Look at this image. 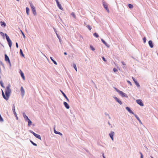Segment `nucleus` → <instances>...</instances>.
I'll list each match as a JSON object with an SVG mask.
<instances>
[{"mask_svg":"<svg viewBox=\"0 0 158 158\" xmlns=\"http://www.w3.org/2000/svg\"><path fill=\"white\" fill-rule=\"evenodd\" d=\"M10 85H9L8 86L6 87V91H5V94L6 96H10V94L11 92V90L10 89Z\"/></svg>","mask_w":158,"mask_h":158,"instance_id":"1","label":"nucleus"},{"mask_svg":"<svg viewBox=\"0 0 158 158\" xmlns=\"http://www.w3.org/2000/svg\"><path fill=\"white\" fill-rule=\"evenodd\" d=\"M30 5L31 6L33 14L34 15H36V11L35 8L33 4L31 2H30Z\"/></svg>","mask_w":158,"mask_h":158,"instance_id":"2","label":"nucleus"},{"mask_svg":"<svg viewBox=\"0 0 158 158\" xmlns=\"http://www.w3.org/2000/svg\"><path fill=\"white\" fill-rule=\"evenodd\" d=\"M5 35L6 37V39L7 40V41L8 42V44L9 45V47L10 48H11L12 45V42L11 40H10V39L9 38V37L8 36V35L6 34H5Z\"/></svg>","mask_w":158,"mask_h":158,"instance_id":"3","label":"nucleus"},{"mask_svg":"<svg viewBox=\"0 0 158 158\" xmlns=\"http://www.w3.org/2000/svg\"><path fill=\"white\" fill-rule=\"evenodd\" d=\"M103 5L104 7V8L105 9L107 10V12L108 13H109V10L108 8V5L107 3L106 2H103Z\"/></svg>","mask_w":158,"mask_h":158,"instance_id":"4","label":"nucleus"},{"mask_svg":"<svg viewBox=\"0 0 158 158\" xmlns=\"http://www.w3.org/2000/svg\"><path fill=\"white\" fill-rule=\"evenodd\" d=\"M5 60L6 61L8 62V63H9L10 66H11V64L10 62V60L9 58L8 57V56H7L6 54H5Z\"/></svg>","mask_w":158,"mask_h":158,"instance_id":"5","label":"nucleus"},{"mask_svg":"<svg viewBox=\"0 0 158 158\" xmlns=\"http://www.w3.org/2000/svg\"><path fill=\"white\" fill-rule=\"evenodd\" d=\"M118 93L122 96V97H127V94L124 93L122 91H118Z\"/></svg>","mask_w":158,"mask_h":158,"instance_id":"6","label":"nucleus"},{"mask_svg":"<svg viewBox=\"0 0 158 158\" xmlns=\"http://www.w3.org/2000/svg\"><path fill=\"white\" fill-rule=\"evenodd\" d=\"M136 102L141 106H143L144 105L141 99H137L136 101Z\"/></svg>","mask_w":158,"mask_h":158,"instance_id":"7","label":"nucleus"},{"mask_svg":"<svg viewBox=\"0 0 158 158\" xmlns=\"http://www.w3.org/2000/svg\"><path fill=\"white\" fill-rule=\"evenodd\" d=\"M2 94L3 97V98L6 99V100H8L9 98V96H5L4 94V93L3 91L2 90Z\"/></svg>","mask_w":158,"mask_h":158,"instance_id":"8","label":"nucleus"},{"mask_svg":"<svg viewBox=\"0 0 158 158\" xmlns=\"http://www.w3.org/2000/svg\"><path fill=\"white\" fill-rule=\"evenodd\" d=\"M114 135V132L111 131L110 134L109 135L112 140H113V136Z\"/></svg>","mask_w":158,"mask_h":158,"instance_id":"9","label":"nucleus"},{"mask_svg":"<svg viewBox=\"0 0 158 158\" xmlns=\"http://www.w3.org/2000/svg\"><path fill=\"white\" fill-rule=\"evenodd\" d=\"M115 99V100L118 102L120 105H122V103L121 102V101L119 100L118 98H117L115 97L114 98Z\"/></svg>","mask_w":158,"mask_h":158,"instance_id":"10","label":"nucleus"},{"mask_svg":"<svg viewBox=\"0 0 158 158\" xmlns=\"http://www.w3.org/2000/svg\"><path fill=\"white\" fill-rule=\"evenodd\" d=\"M132 79H133V80L134 81L135 83V85L139 87L140 86L139 85V84L138 82L136 81V80H135V78L134 77H132Z\"/></svg>","mask_w":158,"mask_h":158,"instance_id":"11","label":"nucleus"},{"mask_svg":"<svg viewBox=\"0 0 158 158\" xmlns=\"http://www.w3.org/2000/svg\"><path fill=\"white\" fill-rule=\"evenodd\" d=\"M23 116L24 119H25L26 121H27L28 119H29L27 115H26L25 113H23Z\"/></svg>","mask_w":158,"mask_h":158,"instance_id":"12","label":"nucleus"},{"mask_svg":"<svg viewBox=\"0 0 158 158\" xmlns=\"http://www.w3.org/2000/svg\"><path fill=\"white\" fill-rule=\"evenodd\" d=\"M21 91L22 95L23 96L25 94V91L22 86L21 88Z\"/></svg>","mask_w":158,"mask_h":158,"instance_id":"13","label":"nucleus"},{"mask_svg":"<svg viewBox=\"0 0 158 158\" xmlns=\"http://www.w3.org/2000/svg\"><path fill=\"white\" fill-rule=\"evenodd\" d=\"M63 103L64 105L67 109H69V106L66 102H64Z\"/></svg>","mask_w":158,"mask_h":158,"instance_id":"14","label":"nucleus"},{"mask_svg":"<svg viewBox=\"0 0 158 158\" xmlns=\"http://www.w3.org/2000/svg\"><path fill=\"white\" fill-rule=\"evenodd\" d=\"M148 44L151 48H152L153 47V44L152 41L149 40L148 42Z\"/></svg>","mask_w":158,"mask_h":158,"instance_id":"15","label":"nucleus"},{"mask_svg":"<svg viewBox=\"0 0 158 158\" xmlns=\"http://www.w3.org/2000/svg\"><path fill=\"white\" fill-rule=\"evenodd\" d=\"M34 135L37 138L41 140V137L40 135L37 134L36 133L34 134Z\"/></svg>","mask_w":158,"mask_h":158,"instance_id":"16","label":"nucleus"},{"mask_svg":"<svg viewBox=\"0 0 158 158\" xmlns=\"http://www.w3.org/2000/svg\"><path fill=\"white\" fill-rule=\"evenodd\" d=\"M0 23L1 26L3 27H5L6 26V24L4 22H3L2 21L0 22Z\"/></svg>","mask_w":158,"mask_h":158,"instance_id":"17","label":"nucleus"},{"mask_svg":"<svg viewBox=\"0 0 158 158\" xmlns=\"http://www.w3.org/2000/svg\"><path fill=\"white\" fill-rule=\"evenodd\" d=\"M20 73L21 76L22 77L23 79L24 80L25 79V77H24V75L23 73V72H22V71L21 70H20Z\"/></svg>","mask_w":158,"mask_h":158,"instance_id":"18","label":"nucleus"},{"mask_svg":"<svg viewBox=\"0 0 158 158\" xmlns=\"http://www.w3.org/2000/svg\"><path fill=\"white\" fill-rule=\"evenodd\" d=\"M126 109L130 113L134 114L133 112L130 110V108L129 107H126Z\"/></svg>","mask_w":158,"mask_h":158,"instance_id":"19","label":"nucleus"},{"mask_svg":"<svg viewBox=\"0 0 158 158\" xmlns=\"http://www.w3.org/2000/svg\"><path fill=\"white\" fill-rule=\"evenodd\" d=\"M101 41L106 46L108 47L109 46L106 43L103 39H101Z\"/></svg>","mask_w":158,"mask_h":158,"instance_id":"20","label":"nucleus"},{"mask_svg":"<svg viewBox=\"0 0 158 158\" xmlns=\"http://www.w3.org/2000/svg\"><path fill=\"white\" fill-rule=\"evenodd\" d=\"M57 6L61 10H63V8H62L61 4L59 3L58 4H57Z\"/></svg>","mask_w":158,"mask_h":158,"instance_id":"21","label":"nucleus"},{"mask_svg":"<svg viewBox=\"0 0 158 158\" xmlns=\"http://www.w3.org/2000/svg\"><path fill=\"white\" fill-rule=\"evenodd\" d=\"M26 13H27V15H29V11L30 10L29 9L28 7H26Z\"/></svg>","mask_w":158,"mask_h":158,"instance_id":"22","label":"nucleus"},{"mask_svg":"<svg viewBox=\"0 0 158 158\" xmlns=\"http://www.w3.org/2000/svg\"><path fill=\"white\" fill-rule=\"evenodd\" d=\"M54 132L56 134H59L60 135H62V134L61 133L59 132L56 131L55 129H54Z\"/></svg>","mask_w":158,"mask_h":158,"instance_id":"23","label":"nucleus"},{"mask_svg":"<svg viewBox=\"0 0 158 158\" xmlns=\"http://www.w3.org/2000/svg\"><path fill=\"white\" fill-rule=\"evenodd\" d=\"M135 117H136V118L139 121V123L142 124V123L141 120H140L139 118V117L136 115H135Z\"/></svg>","mask_w":158,"mask_h":158,"instance_id":"24","label":"nucleus"},{"mask_svg":"<svg viewBox=\"0 0 158 158\" xmlns=\"http://www.w3.org/2000/svg\"><path fill=\"white\" fill-rule=\"evenodd\" d=\"M50 59H51V60H52V61L53 62V63L56 65L57 64V62L55 61L52 58V57H50Z\"/></svg>","mask_w":158,"mask_h":158,"instance_id":"25","label":"nucleus"},{"mask_svg":"<svg viewBox=\"0 0 158 158\" xmlns=\"http://www.w3.org/2000/svg\"><path fill=\"white\" fill-rule=\"evenodd\" d=\"M28 126H30L32 124L31 121L29 119L28 120Z\"/></svg>","mask_w":158,"mask_h":158,"instance_id":"26","label":"nucleus"},{"mask_svg":"<svg viewBox=\"0 0 158 158\" xmlns=\"http://www.w3.org/2000/svg\"><path fill=\"white\" fill-rule=\"evenodd\" d=\"M20 54L23 57L24 56V55L23 53L22 50L21 49L20 50Z\"/></svg>","mask_w":158,"mask_h":158,"instance_id":"27","label":"nucleus"},{"mask_svg":"<svg viewBox=\"0 0 158 158\" xmlns=\"http://www.w3.org/2000/svg\"><path fill=\"white\" fill-rule=\"evenodd\" d=\"M128 7L130 8H133V6L132 4H129L128 5Z\"/></svg>","mask_w":158,"mask_h":158,"instance_id":"28","label":"nucleus"},{"mask_svg":"<svg viewBox=\"0 0 158 158\" xmlns=\"http://www.w3.org/2000/svg\"><path fill=\"white\" fill-rule=\"evenodd\" d=\"M94 35L96 37H98L99 36L98 35V34L97 33H94Z\"/></svg>","mask_w":158,"mask_h":158,"instance_id":"29","label":"nucleus"},{"mask_svg":"<svg viewBox=\"0 0 158 158\" xmlns=\"http://www.w3.org/2000/svg\"><path fill=\"white\" fill-rule=\"evenodd\" d=\"M86 27H87L89 29V30H91V29H92V28L91 27H90V26L89 25H87Z\"/></svg>","mask_w":158,"mask_h":158,"instance_id":"30","label":"nucleus"},{"mask_svg":"<svg viewBox=\"0 0 158 158\" xmlns=\"http://www.w3.org/2000/svg\"><path fill=\"white\" fill-rule=\"evenodd\" d=\"M60 92H61L62 94L63 95V96L64 97V98L66 97V96L65 94L61 90H60Z\"/></svg>","mask_w":158,"mask_h":158,"instance_id":"31","label":"nucleus"},{"mask_svg":"<svg viewBox=\"0 0 158 158\" xmlns=\"http://www.w3.org/2000/svg\"><path fill=\"white\" fill-rule=\"evenodd\" d=\"M73 67H74V68L75 69L76 71H77V67H76V64H73Z\"/></svg>","mask_w":158,"mask_h":158,"instance_id":"32","label":"nucleus"},{"mask_svg":"<svg viewBox=\"0 0 158 158\" xmlns=\"http://www.w3.org/2000/svg\"><path fill=\"white\" fill-rule=\"evenodd\" d=\"M12 110L13 111V112H15V106L14 105L12 107Z\"/></svg>","mask_w":158,"mask_h":158,"instance_id":"33","label":"nucleus"},{"mask_svg":"<svg viewBox=\"0 0 158 158\" xmlns=\"http://www.w3.org/2000/svg\"><path fill=\"white\" fill-rule=\"evenodd\" d=\"M71 15L73 16V17H74V18H75V14H74V12H72V13H71Z\"/></svg>","mask_w":158,"mask_h":158,"instance_id":"34","label":"nucleus"},{"mask_svg":"<svg viewBox=\"0 0 158 158\" xmlns=\"http://www.w3.org/2000/svg\"><path fill=\"white\" fill-rule=\"evenodd\" d=\"M143 42L145 43H146V38L145 37H144L143 38Z\"/></svg>","mask_w":158,"mask_h":158,"instance_id":"35","label":"nucleus"},{"mask_svg":"<svg viewBox=\"0 0 158 158\" xmlns=\"http://www.w3.org/2000/svg\"><path fill=\"white\" fill-rule=\"evenodd\" d=\"M31 142L35 146H37V144L36 143H34L32 141H31Z\"/></svg>","mask_w":158,"mask_h":158,"instance_id":"36","label":"nucleus"},{"mask_svg":"<svg viewBox=\"0 0 158 158\" xmlns=\"http://www.w3.org/2000/svg\"><path fill=\"white\" fill-rule=\"evenodd\" d=\"M21 32L22 34V35H23V37L24 38H25V35L24 34V33H23V32L22 31V30H21Z\"/></svg>","mask_w":158,"mask_h":158,"instance_id":"37","label":"nucleus"},{"mask_svg":"<svg viewBox=\"0 0 158 158\" xmlns=\"http://www.w3.org/2000/svg\"><path fill=\"white\" fill-rule=\"evenodd\" d=\"M90 48L93 51L95 49L92 46L90 45Z\"/></svg>","mask_w":158,"mask_h":158,"instance_id":"38","label":"nucleus"},{"mask_svg":"<svg viewBox=\"0 0 158 158\" xmlns=\"http://www.w3.org/2000/svg\"><path fill=\"white\" fill-rule=\"evenodd\" d=\"M0 84H1V86L2 87H4V86H3V83L2 82V81H0Z\"/></svg>","mask_w":158,"mask_h":158,"instance_id":"39","label":"nucleus"},{"mask_svg":"<svg viewBox=\"0 0 158 158\" xmlns=\"http://www.w3.org/2000/svg\"><path fill=\"white\" fill-rule=\"evenodd\" d=\"M113 71L114 72H116V71H117V69L116 68H114V69H113Z\"/></svg>","mask_w":158,"mask_h":158,"instance_id":"40","label":"nucleus"},{"mask_svg":"<svg viewBox=\"0 0 158 158\" xmlns=\"http://www.w3.org/2000/svg\"><path fill=\"white\" fill-rule=\"evenodd\" d=\"M140 154L141 155V158H143V155L141 152H140Z\"/></svg>","mask_w":158,"mask_h":158,"instance_id":"41","label":"nucleus"},{"mask_svg":"<svg viewBox=\"0 0 158 158\" xmlns=\"http://www.w3.org/2000/svg\"><path fill=\"white\" fill-rule=\"evenodd\" d=\"M122 64L123 65H126V64L124 62L122 61Z\"/></svg>","mask_w":158,"mask_h":158,"instance_id":"42","label":"nucleus"},{"mask_svg":"<svg viewBox=\"0 0 158 158\" xmlns=\"http://www.w3.org/2000/svg\"><path fill=\"white\" fill-rule=\"evenodd\" d=\"M102 59L105 62L106 61V60L105 59V58L103 57H102Z\"/></svg>","mask_w":158,"mask_h":158,"instance_id":"43","label":"nucleus"},{"mask_svg":"<svg viewBox=\"0 0 158 158\" xmlns=\"http://www.w3.org/2000/svg\"><path fill=\"white\" fill-rule=\"evenodd\" d=\"M67 100V101L68 102H69V99L67 97V96H66V97L65 98Z\"/></svg>","mask_w":158,"mask_h":158,"instance_id":"44","label":"nucleus"},{"mask_svg":"<svg viewBox=\"0 0 158 158\" xmlns=\"http://www.w3.org/2000/svg\"><path fill=\"white\" fill-rule=\"evenodd\" d=\"M55 1H56V3H57V4H58V3H59V1H58V0H55Z\"/></svg>","mask_w":158,"mask_h":158,"instance_id":"45","label":"nucleus"},{"mask_svg":"<svg viewBox=\"0 0 158 158\" xmlns=\"http://www.w3.org/2000/svg\"><path fill=\"white\" fill-rule=\"evenodd\" d=\"M54 31H55V32H56V35H57V37H58V34H57V32H56V29H54Z\"/></svg>","mask_w":158,"mask_h":158,"instance_id":"46","label":"nucleus"},{"mask_svg":"<svg viewBox=\"0 0 158 158\" xmlns=\"http://www.w3.org/2000/svg\"><path fill=\"white\" fill-rule=\"evenodd\" d=\"M54 31H55V32H56V35H57V37H58V34H57V32H56V29H54Z\"/></svg>","mask_w":158,"mask_h":158,"instance_id":"47","label":"nucleus"},{"mask_svg":"<svg viewBox=\"0 0 158 158\" xmlns=\"http://www.w3.org/2000/svg\"><path fill=\"white\" fill-rule=\"evenodd\" d=\"M16 46L17 48H18V45L17 43H16Z\"/></svg>","mask_w":158,"mask_h":158,"instance_id":"48","label":"nucleus"},{"mask_svg":"<svg viewBox=\"0 0 158 158\" xmlns=\"http://www.w3.org/2000/svg\"><path fill=\"white\" fill-rule=\"evenodd\" d=\"M14 115H15V117H17V115L16 112H14Z\"/></svg>","mask_w":158,"mask_h":158,"instance_id":"49","label":"nucleus"},{"mask_svg":"<svg viewBox=\"0 0 158 158\" xmlns=\"http://www.w3.org/2000/svg\"><path fill=\"white\" fill-rule=\"evenodd\" d=\"M31 132V133H32L33 135H34V133H35V132H33L32 131H30Z\"/></svg>","mask_w":158,"mask_h":158,"instance_id":"50","label":"nucleus"},{"mask_svg":"<svg viewBox=\"0 0 158 158\" xmlns=\"http://www.w3.org/2000/svg\"><path fill=\"white\" fill-rule=\"evenodd\" d=\"M115 90H116V91L118 92V91H120L118 89H117L115 88Z\"/></svg>","mask_w":158,"mask_h":158,"instance_id":"51","label":"nucleus"},{"mask_svg":"<svg viewBox=\"0 0 158 158\" xmlns=\"http://www.w3.org/2000/svg\"><path fill=\"white\" fill-rule=\"evenodd\" d=\"M128 83H129L131 85V82L129 81H127Z\"/></svg>","mask_w":158,"mask_h":158,"instance_id":"52","label":"nucleus"},{"mask_svg":"<svg viewBox=\"0 0 158 158\" xmlns=\"http://www.w3.org/2000/svg\"><path fill=\"white\" fill-rule=\"evenodd\" d=\"M0 33L1 34V35H4V34L3 32H0Z\"/></svg>","mask_w":158,"mask_h":158,"instance_id":"53","label":"nucleus"},{"mask_svg":"<svg viewBox=\"0 0 158 158\" xmlns=\"http://www.w3.org/2000/svg\"><path fill=\"white\" fill-rule=\"evenodd\" d=\"M64 54L65 55H67V53L66 52H64Z\"/></svg>","mask_w":158,"mask_h":158,"instance_id":"54","label":"nucleus"},{"mask_svg":"<svg viewBox=\"0 0 158 158\" xmlns=\"http://www.w3.org/2000/svg\"><path fill=\"white\" fill-rule=\"evenodd\" d=\"M103 158H106L104 156V154H103Z\"/></svg>","mask_w":158,"mask_h":158,"instance_id":"55","label":"nucleus"},{"mask_svg":"<svg viewBox=\"0 0 158 158\" xmlns=\"http://www.w3.org/2000/svg\"><path fill=\"white\" fill-rule=\"evenodd\" d=\"M16 117V119H17V120H18V117H17H17Z\"/></svg>","mask_w":158,"mask_h":158,"instance_id":"56","label":"nucleus"},{"mask_svg":"<svg viewBox=\"0 0 158 158\" xmlns=\"http://www.w3.org/2000/svg\"><path fill=\"white\" fill-rule=\"evenodd\" d=\"M17 1H19V0H16Z\"/></svg>","mask_w":158,"mask_h":158,"instance_id":"57","label":"nucleus"},{"mask_svg":"<svg viewBox=\"0 0 158 158\" xmlns=\"http://www.w3.org/2000/svg\"><path fill=\"white\" fill-rule=\"evenodd\" d=\"M151 158H153L152 156L151 157Z\"/></svg>","mask_w":158,"mask_h":158,"instance_id":"58","label":"nucleus"}]
</instances>
